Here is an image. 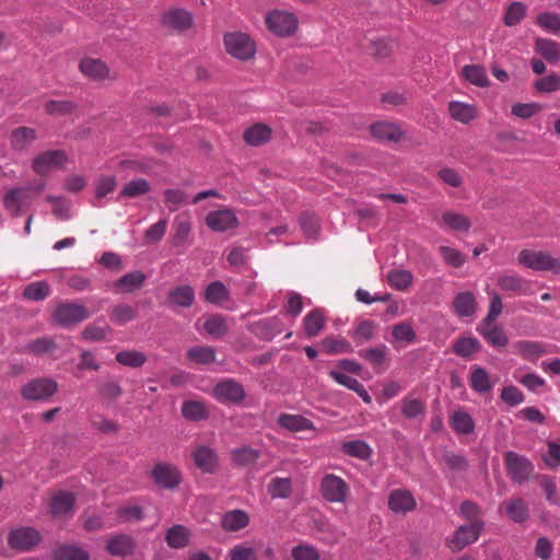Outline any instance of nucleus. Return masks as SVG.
I'll use <instances>...</instances> for the list:
<instances>
[{"label": "nucleus", "mask_w": 560, "mask_h": 560, "mask_svg": "<svg viewBox=\"0 0 560 560\" xmlns=\"http://www.w3.org/2000/svg\"><path fill=\"white\" fill-rule=\"evenodd\" d=\"M469 385L472 390L485 394L492 389V383L486 369L479 365L470 368Z\"/></svg>", "instance_id": "c756f323"}, {"label": "nucleus", "mask_w": 560, "mask_h": 560, "mask_svg": "<svg viewBox=\"0 0 560 560\" xmlns=\"http://www.w3.org/2000/svg\"><path fill=\"white\" fill-rule=\"evenodd\" d=\"M49 284L45 281L32 282L23 290V296L31 301H43L49 295Z\"/></svg>", "instance_id": "3c124183"}, {"label": "nucleus", "mask_w": 560, "mask_h": 560, "mask_svg": "<svg viewBox=\"0 0 560 560\" xmlns=\"http://www.w3.org/2000/svg\"><path fill=\"white\" fill-rule=\"evenodd\" d=\"M476 305L475 295L469 291L458 293L453 301L454 311L460 317L471 316L476 311Z\"/></svg>", "instance_id": "e433bc0d"}, {"label": "nucleus", "mask_w": 560, "mask_h": 560, "mask_svg": "<svg viewBox=\"0 0 560 560\" xmlns=\"http://www.w3.org/2000/svg\"><path fill=\"white\" fill-rule=\"evenodd\" d=\"M277 422L282 429L292 433L315 431L314 423L301 415L281 413Z\"/></svg>", "instance_id": "aec40b11"}, {"label": "nucleus", "mask_w": 560, "mask_h": 560, "mask_svg": "<svg viewBox=\"0 0 560 560\" xmlns=\"http://www.w3.org/2000/svg\"><path fill=\"white\" fill-rule=\"evenodd\" d=\"M387 505L393 513L405 515L416 510L417 501L409 490L398 488L389 492Z\"/></svg>", "instance_id": "2eb2a0df"}, {"label": "nucleus", "mask_w": 560, "mask_h": 560, "mask_svg": "<svg viewBox=\"0 0 560 560\" xmlns=\"http://www.w3.org/2000/svg\"><path fill=\"white\" fill-rule=\"evenodd\" d=\"M441 228L450 229L452 231H464L467 232L470 226V220L458 212L445 211L441 217Z\"/></svg>", "instance_id": "f704fd0d"}, {"label": "nucleus", "mask_w": 560, "mask_h": 560, "mask_svg": "<svg viewBox=\"0 0 560 560\" xmlns=\"http://www.w3.org/2000/svg\"><path fill=\"white\" fill-rule=\"evenodd\" d=\"M513 348L516 354L527 361H536L549 352L545 343L532 340H518Z\"/></svg>", "instance_id": "6ab92c4d"}, {"label": "nucleus", "mask_w": 560, "mask_h": 560, "mask_svg": "<svg viewBox=\"0 0 560 560\" xmlns=\"http://www.w3.org/2000/svg\"><path fill=\"white\" fill-rule=\"evenodd\" d=\"M371 133L380 140L398 142L402 139L404 133L400 127L390 121H378L371 126Z\"/></svg>", "instance_id": "5701e85b"}, {"label": "nucleus", "mask_w": 560, "mask_h": 560, "mask_svg": "<svg viewBox=\"0 0 560 560\" xmlns=\"http://www.w3.org/2000/svg\"><path fill=\"white\" fill-rule=\"evenodd\" d=\"M79 70L85 78L95 82L117 79V73L112 71L106 62L98 58H83L79 63Z\"/></svg>", "instance_id": "6e6552de"}, {"label": "nucleus", "mask_w": 560, "mask_h": 560, "mask_svg": "<svg viewBox=\"0 0 560 560\" xmlns=\"http://www.w3.org/2000/svg\"><path fill=\"white\" fill-rule=\"evenodd\" d=\"M42 540V534L31 526L15 528L8 536L10 547L20 551H30L39 545Z\"/></svg>", "instance_id": "0eeeda50"}, {"label": "nucleus", "mask_w": 560, "mask_h": 560, "mask_svg": "<svg viewBox=\"0 0 560 560\" xmlns=\"http://www.w3.org/2000/svg\"><path fill=\"white\" fill-rule=\"evenodd\" d=\"M168 302L173 305L188 308L195 303V290L190 285H178L170 290Z\"/></svg>", "instance_id": "c85d7f7f"}, {"label": "nucleus", "mask_w": 560, "mask_h": 560, "mask_svg": "<svg viewBox=\"0 0 560 560\" xmlns=\"http://www.w3.org/2000/svg\"><path fill=\"white\" fill-rule=\"evenodd\" d=\"M517 262L535 271H550L560 275V259L549 252L523 249L517 256Z\"/></svg>", "instance_id": "f257e3e1"}, {"label": "nucleus", "mask_w": 560, "mask_h": 560, "mask_svg": "<svg viewBox=\"0 0 560 560\" xmlns=\"http://www.w3.org/2000/svg\"><path fill=\"white\" fill-rule=\"evenodd\" d=\"M190 530L184 525L172 526L165 535V541L173 549H182L188 546Z\"/></svg>", "instance_id": "c9c22d12"}, {"label": "nucleus", "mask_w": 560, "mask_h": 560, "mask_svg": "<svg viewBox=\"0 0 560 560\" xmlns=\"http://www.w3.org/2000/svg\"><path fill=\"white\" fill-rule=\"evenodd\" d=\"M320 492L329 502L343 503L349 494V486L342 478L327 474L320 481Z\"/></svg>", "instance_id": "1a4fd4ad"}, {"label": "nucleus", "mask_w": 560, "mask_h": 560, "mask_svg": "<svg viewBox=\"0 0 560 560\" xmlns=\"http://www.w3.org/2000/svg\"><path fill=\"white\" fill-rule=\"evenodd\" d=\"M535 89L542 93H552L560 90V77L556 73L548 74L534 84Z\"/></svg>", "instance_id": "774afa93"}, {"label": "nucleus", "mask_w": 560, "mask_h": 560, "mask_svg": "<svg viewBox=\"0 0 560 560\" xmlns=\"http://www.w3.org/2000/svg\"><path fill=\"white\" fill-rule=\"evenodd\" d=\"M267 28L281 37L290 36L298 27L296 16L288 11L272 10L265 16Z\"/></svg>", "instance_id": "39448f33"}, {"label": "nucleus", "mask_w": 560, "mask_h": 560, "mask_svg": "<svg viewBox=\"0 0 560 560\" xmlns=\"http://www.w3.org/2000/svg\"><path fill=\"white\" fill-rule=\"evenodd\" d=\"M226 52L242 61L254 58L256 54V43L246 33L231 32L226 33L223 38Z\"/></svg>", "instance_id": "f03ea898"}, {"label": "nucleus", "mask_w": 560, "mask_h": 560, "mask_svg": "<svg viewBox=\"0 0 560 560\" xmlns=\"http://www.w3.org/2000/svg\"><path fill=\"white\" fill-rule=\"evenodd\" d=\"M115 359L121 365L129 368H140L147 362V355L136 350L120 351L116 354Z\"/></svg>", "instance_id": "603ef678"}, {"label": "nucleus", "mask_w": 560, "mask_h": 560, "mask_svg": "<svg viewBox=\"0 0 560 560\" xmlns=\"http://www.w3.org/2000/svg\"><path fill=\"white\" fill-rule=\"evenodd\" d=\"M424 410L425 406L420 399L405 397L401 400V413L408 419L423 415Z\"/></svg>", "instance_id": "680f3d73"}, {"label": "nucleus", "mask_w": 560, "mask_h": 560, "mask_svg": "<svg viewBox=\"0 0 560 560\" xmlns=\"http://www.w3.org/2000/svg\"><path fill=\"white\" fill-rule=\"evenodd\" d=\"M442 462L453 471H464L468 467L465 456L451 451L443 452Z\"/></svg>", "instance_id": "338daca9"}, {"label": "nucleus", "mask_w": 560, "mask_h": 560, "mask_svg": "<svg viewBox=\"0 0 560 560\" xmlns=\"http://www.w3.org/2000/svg\"><path fill=\"white\" fill-rule=\"evenodd\" d=\"M451 117L464 125H468L478 117V108L474 104L452 101L448 103Z\"/></svg>", "instance_id": "412c9836"}, {"label": "nucleus", "mask_w": 560, "mask_h": 560, "mask_svg": "<svg viewBox=\"0 0 560 560\" xmlns=\"http://www.w3.org/2000/svg\"><path fill=\"white\" fill-rule=\"evenodd\" d=\"M136 317L137 310L128 304H117L110 311V319L118 325H125Z\"/></svg>", "instance_id": "4d7b16f0"}, {"label": "nucleus", "mask_w": 560, "mask_h": 560, "mask_svg": "<svg viewBox=\"0 0 560 560\" xmlns=\"http://www.w3.org/2000/svg\"><path fill=\"white\" fill-rule=\"evenodd\" d=\"M151 190L149 182L144 178L132 179L120 190L119 196L126 198H137L148 194Z\"/></svg>", "instance_id": "a18cd8bd"}, {"label": "nucleus", "mask_w": 560, "mask_h": 560, "mask_svg": "<svg viewBox=\"0 0 560 560\" xmlns=\"http://www.w3.org/2000/svg\"><path fill=\"white\" fill-rule=\"evenodd\" d=\"M147 280V276L142 271H131L113 283V290L117 294H128L140 290Z\"/></svg>", "instance_id": "a211bd4d"}, {"label": "nucleus", "mask_w": 560, "mask_h": 560, "mask_svg": "<svg viewBox=\"0 0 560 560\" xmlns=\"http://www.w3.org/2000/svg\"><path fill=\"white\" fill-rule=\"evenodd\" d=\"M462 77L469 83L485 88L489 85L486 69L479 65H467L462 69Z\"/></svg>", "instance_id": "ea45409f"}, {"label": "nucleus", "mask_w": 560, "mask_h": 560, "mask_svg": "<svg viewBox=\"0 0 560 560\" xmlns=\"http://www.w3.org/2000/svg\"><path fill=\"white\" fill-rule=\"evenodd\" d=\"M483 528V522L482 521H474L472 523L468 525L460 526L456 532L451 540V547L454 550H462L466 546L475 542L478 540L481 530Z\"/></svg>", "instance_id": "dca6fc26"}, {"label": "nucleus", "mask_w": 560, "mask_h": 560, "mask_svg": "<svg viewBox=\"0 0 560 560\" xmlns=\"http://www.w3.org/2000/svg\"><path fill=\"white\" fill-rule=\"evenodd\" d=\"M393 337L396 341L411 343L416 339V332L410 323L401 322L393 326Z\"/></svg>", "instance_id": "0e129e2a"}, {"label": "nucleus", "mask_w": 560, "mask_h": 560, "mask_svg": "<svg viewBox=\"0 0 560 560\" xmlns=\"http://www.w3.org/2000/svg\"><path fill=\"white\" fill-rule=\"evenodd\" d=\"M451 427L458 434H469L474 431L475 423L465 411H455L451 416Z\"/></svg>", "instance_id": "8fccbe9b"}, {"label": "nucleus", "mask_w": 560, "mask_h": 560, "mask_svg": "<svg viewBox=\"0 0 560 560\" xmlns=\"http://www.w3.org/2000/svg\"><path fill=\"white\" fill-rule=\"evenodd\" d=\"M268 493L272 499H287L292 493V481L290 478L275 477L268 483Z\"/></svg>", "instance_id": "79ce46f5"}, {"label": "nucleus", "mask_w": 560, "mask_h": 560, "mask_svg": "<svg viewBox=\"0 0 560 560\" xmlns=\"http://www.w3.org/2000/svg\"><path fill=\"white\" fill-rule=\"evenodd\" d=\"M191 221L189 218L184 215H177L173 223V235L172 243L174 246H184L189 238L191 232Z\"/></svg>", "instance_id": "72a5a7b5"}, {"label": "nucleus", "mask_w": 560, "mask_h": 560, "mask_svg": "<svg viewBox=\"0 0 560 560\" xmlns=\"http://www.w3.org/2000/svg\"><path fill=\"white\" fill-rule=\"evenodd\" d=\"M439 253L445 264L454 268H460L466 261V257L463 253L450 246H441Z\"/></svg>", "instance_id": "052dcab7"}, {"label": "nucleus", "mask_w": 560, "mask_h": 560, "mask_svg": "<svg viewBox=\"0 0 560 560\" xmlns=\"http://www.w3.org/2000/svg\"><path fill=\"white\" fill-rule=\"evenodd\" d=\"M322 346L327 354L350 353L353 351L351 345L345 338L326 337L323 339Z\"/></svg>", "instance_id": "864d4df0"}, {"label": "nucleus", "mask_w": 560, "mask_h": 560, "mask_svg": "<svg viewBox=\"0 0 560 560\" xmlns=\"http://www.w3.org/2000/svg\"><path fill=\"white\" fill-rule=\"evenodd\" d=\"M152 478L159 487L164 489H174L182 482V475L177 467L166 463H160L153 467Z\"/></svg>", "instance_id": "4468645a"}, {"label": "nucleus", "mask_w": 560, "mask_h": 560, "mask_svg": "<svg viewBox=\"0 0 560 560\" xmlns=\"http://www.w3.org/2000/svg\"><path fill=\"white\" fill-rule=\"evenodd\" d=\"M481 346L478 339L474 337L458 338L454 346L453 351L462 358H469L480 350Z\"/></svg>", "instance_id": "c03bdc74"}, {"label": "nucleus", "mask_w": 560, "mask_h": 560, "mask_svg": "<svg viewBox=\"0 0 560 560\" xmlns=\"http://www.w3.org/2000/svg\"><path fill=\"white\" fill-rule=\"evenodd\" d=\"M164 201L171 212H175L187 202V195L182 189H166Z\"/></svg>", "instance_id": "69168bd1"}, {"label": "nucleus", "mask_w": 560, "mask_h": 560, "mask_svg": "<svg viewBox=\"0 0 560 560\" xmlns=\"http://www.w3.org/2000/svg\"><path fill=\"white\" fill-rule=\"evenodd\" d=\"M205 223L211 231L223 233L236 229L238 220L233 210L222 208L210 211L206 215Z\"/></svg>", "instance_id": "9d476101"}, {"label": "nucleus", "mask_w": 560, "mask_h": 560, "mask_svg": "<svg viewBox=\"0 0 560 560\" xmlns=\"http://www.w3.org/2000/svg\"><path fill=\"white\" fill-rule=\"evenodd\" d=\"M387 281L396 290L404 291L412 282V275L408 270L395 269L388 272Z\"/></svg>", "instance_id": "13d9d810"}, {"label": "nucleus", "mask_w": 560, "mask_h": 560, "mask_svg": "<svg viewBox=\"0 0 560 560\" xmlns=\"http://www.w3.org/2000/svg\"><path fill=\"white\" fill-rule=\"evenodd\" d=\"M135 541L129 535H117L107 541L106 549L112 556L126 557L132 553Z\"/></svg>", "instance_id": "7c9ffc66"}, {"label": "nucleus", "mask_w": 560, "mask_h": 560, "mask_svg": "<svg viewBox=\"0 0 560 560\" xmlns=\"http://www.w3.org/2000/svg\"><path fill=\"white\" fill-rule=\"evenodd\" d=\"M77 109V104L70 100H50L45 104V112L51 116H67Z\"/></svg>", "instance_id": "49530a36"}, {"label": "nucleus", "mask_w": 560, "mask_h": 560, "mask_svg": "<svg viewBox=\"0 0 560 560\" xmlns=\"http://www.w3.org/2000/svg\"><path fill=\"white\" fill-rule=\"evenodd\" d=\"M271 129L264 124H255L244 132V140L249 145H261L270 140Z\"/></svg>", "instance_id": "4c0bfd02"}, {"label": "nucleus", "mask_w": 560, "mask_h": 560, "mask_svg": "<svg viewBox=\"0 0 560 560\" xmlns=\"http://www.w3.org/2000/svg\"><path fill=\"white\" fill-rule=\"evenodd\" d=\"M203 328L208 335L213 338H221L229 331L226 319L222 315H212L203 324Z\"/></svg>", "instance_id": "de8ad7c7"}, {"label": "nucleus", "mask_w": 560, "mask_h": 560, "mask_svg": "<svg viewBox=\"0 0 560 560\" xmlns=\"http://www.w3.org/2000/svg\"><path fill=\"white\" fill-rule=\"evenodd\" d=\"M504 464L508 476L517 483L526 481L534 470L533 464L525 456L512 451L504 454Z\"/></svg>", "instance_id": "423d86ee"}, {"label": "nucleus", "mask_w": 560, "mask_h": 560, "mask_svg": "<svg viewBox=\"0 0 560 560\" xmlns=\"http://www.w3.org/2000/svg\"><path fill=\"white\" fill-rule=\"evenodd\" d=\"M90 555L81 547L62 545L54 551V560H89Z\"/></svg>", "instance_id": "a19ab883"}, {"label": "nucleus", "mask_w": 560, "mask_h": 560, "mask_svg": "<svg viewBox=\"0 0 560 560\" xmlns=\"http://www.w3.org/2000/svg\"><path fill=\"white\" fill-rule=\"evenodd\" d=\"M535 51L539 54L548 63L560 62L559 42L539 37L535 40Z\"/></svg>", "instance_id": "bb28decb"}, {"label": "nucleus", "mask_w": 560, "mask_h": 560, "mask_svg": "<svg viewBox=\"0 0 560 560\" xmlns=\"http://www.w3.org/2000/svg\"><path fill=\"white\" fill-rule=\"evenodd\" d=\"M26 199V190L23 188L9 189L3 198V207L14 217L20 215L22 206Z\"/></svg>", "instance_id": "473e14b6"}, {"label": "nucleus", "mask_w": 560, "mask_h": 560, "mask_svg": "<svg viewBox=\"0 0 560 560\" xmlns=\"http://www.w3.org/2000/svg\"><path fill=\"white\" fill-rule=\"evenodd\" d=\"M499 288L503 291L513 292L516 294H527L529 290V281L515 273L500 275L497 281Z\"/></svg>", "instance_id": "a878e982"}, {"label": "nucleus", "mask_w": 560, "mask_h": 560, "mask_svg": "<svg viewBox=\"0 0 560 560\" xmlns=\"http://www.w3.org/2000/svg\"><path fill=\"white\" fill-rule=\"evenodd\" d=\"M187 358L197 364H210L215 360V350L210 346H196L187 351Z\"/></svg>", "instance_id": "09e8293b"}, {"label": "nucleus", "mask_w": 560, "mask_h": 560, "mask_svg": "<svg viewBox=\"0 0 560 560\" xmlns=\"http://www.w3.org/2000/svg\"><path fill=\"white\" fill-rule=\"evenodd\" d=\"M477 331L494 348H504L509 343V338L503 329L493 324L480 323Z\"/></svg>", "instance_id": "b1692460"}, {"label": "nucleus", "mask_w": 560, "mask_h": 560, "mask_svg": "<svg viewBox=\"0 0 560 560\" xmlns=\"http://www.w3.org/2000/svg\"><path fill=\"white\" fill-rule=\"evenodd\" d=\"M213 396L222 404H238L245 398V389L235 380L226 378L214 386Z\"/></svg>", "instance_id": "f8f14e48"}, {"label": "nucleus", "mask_w": 560, "mask_h": 560, "mask_svg": "<svg viewBox=\"0 0 560 560\" xmlns=\"http://www.w3.org/2000/svg\"><path fill=\"white\" fill-rule=\"evenodd\" d=\"M341 450L345 454L362 460L369 459L372 454V450L368 443L361 440L345 442Z\"/></svg>", "instance_id": "37998d69"}, {"label": "nucleus", "mask_w": 560, "mask_h": 560, "mask_svg": "<svg viewBox=\"0 0 560 560\" xmlns=\"http://www.w3.org/2000/svg\"><path fill=\"white\" fill-rule=\"evenodd\" d=\"M249 523V517L242 510L226 512L221 520V526L228 532H237L245 528Z\"/></svg>", "instance_id": "2f4dec72"}, {"label": "nucleus", "mask_w": 560, "mask_h": 560, "mask_svg": "<svg viewBox=\"0 0 560 560\" xmlns=\"http://www.w3.org/2000/svg\"><path fill=\"white\" fill-rule=\"evenodd\" d=\"M58 390V384L52 378L39 377L27 382L21 388V396L30 401H46Z\"/></svg>", "instance_id": "20e7f679"}, {"label": "nucleus", "mask_w": 560, "mask_h": 560, "mask_svg": "<svg viewBox=\"0 0 560 560\" xmlns=\"http://www.w3.org/2000/svg\"><path fill=\"white\" fill-rule=\"evenodd\" d=\"M36 131L30 127H19L11 131L10 142L15 151L26 150L35 140Z\"/></svg>", "instance_id": "cd10ccee"}, {"label": "nucleus", "mask_w": 560, "mask_h": 560, "mask_svg": "<svg viewBox=\"0 0 560 560\" xmlns=\"http://www.w3.org/2000/svg\"><path fill=\"white\" fill-rule=\"evenodd\" d=\"M67 162V154L62 150H49L37 155L33 161V171L45 176L56 168H61Z\"/></svg>", "instance_id": "9b49d317"}, {"label": "nucleus", "mask_w": 560, "mask_h": 560, "mask_svg": "<svg viewBox=\"0 0 560 560\" xmlns=\"http://www.w3.org/2000/svg\"><path fill=\"white\" fill-rule=\"evenodd\" d=\"M229 299V291L221 281L211 282L205 290V300L219 304Z\"/></svg>", "instance_id": "6e6d98bb"}, {"label": "nucleus", "mask_w": 560, "mask_h": 560, "mask_svg": "<svg viewBox=\"0 0 560 560\" xmlns=\"http://www.w3.org/2000/svg\"><path fill=\"white\" fill-rule=\"evenodd\" d=\"M183 416L192 421H199L208 417V410L205 404L200 401L189 400L182 406Z\"/></svg>", "instance_id": "5fc2aeb1"}, {"label": "nucleus", "mask_w": 560, "mask_h": 560, "mask_svg": "<svg viewBox=\"0 0 560 560\" xmlns=\"http://www.w3.org/2000/svg\"><path fill=\"white\" fill-rule=\"evenodd\" d=\"M259 451L249 446H242L232 452L233 460L238 466H248L255 464L259 458Z\"/></svg>", "instance_id": "bf43d9fd"}, {"label": "nucleus", "mask_w": 560, "mask_h": 560, "mask_svg": "<svg viewBox=\"0 0 560 560\" xmlns=\"http://www.w3.org/2000/svg\"><path fill=\"white\" fill-rule=\"evenodd\" d=\"M192 21V14L180 8H172L164 12L161 18L163 26L176 32H184L190 28Z\"/></svg>", "instance_id": "f3484780"}, {"label": "nucleus", "mask_w": 560, "mask_h": 560, "mask_svg": "<svg viewBox=\"0 0 560 560\" xmlns=\"http://www.w3.org/2000/svg\"><path fill=\"white\" fill-rule=\"evenodd\" d=\"M75 497L73 493L58 490L49 499V514L56 518H66L73 514Z\"/></svg>", "instance_id": "ddd939ff"}, {"label": "nucleus", "mask_w": 560, "mask_h": 560, "mask_svg": "<svg viewBox=\"0 0 560 560\" xmlns=\"http://www.w3.org/2000/svg\"><path fill=\"white\" fill-rule=\"evenodd\" d=\"M56 348L55 341L46 337L32 340L25 346L27 352L36 355L52 352Z\"/></svg>", "instance_id": "e2e57ef3"}, {"label": "nucleus", "mask_w": 560, "mask_h": 560, "mask_svg": "<svg viewBox=\"0 0 560 560\" xmlns=\"http://www.w3.org/2000/svg\"><path fill=\"white\" fill-rule=\"evenodd\" d=\"M195 465L203 472L214 471L218 463L215 452L208 446H197L192 452Z\"/></svg>", "instance_id": "393cba45"}, {"label": "nucleus", "mask_w": 560, "mask_h": 560, "mask_svg": "<svg viewBox=\"0 0 560 560\" xmlns=\"http://www.w3.org/2000/svg\"><path fill=\"white\" fill-rule=\"evenodd\" d=\"M500 509H504L506 516L515 523H524L529 518L528 503L522 498H512Z\"/></svg>", "instance_id": "4be33fe9"}, {"label": "nucleus", "mask_w": 560, "mask_h": 560, "mask_svg": "<svg viewBox=\"0 0 560 560\" xmlns=\"http://www.w3.org/2000/svg\"><path fill=\"white\" fill-rule=\"evenodd\" d=\"M326 318L320 310L311 311L303 319L305 335L308 338L317 336L324 328Z\"/></svg>", "instance_id": "58836bf2"}, {"label": "nucleus", "mask_w": 560, "mask_h": 560, "mask_svg": "<svg viewBox=\"0 0 560 560\" xmlns=\"http://www.w3.org/2000/svg\"><path fill=\"white\" fill-rule=\"evenodd\" d=\"M51 317L54 323L68 328L88 319L90 317V312L82 304L61 302L55 307Z\"/></svg>", "instance_id": "7ed1b4c3"}]
</instances>
